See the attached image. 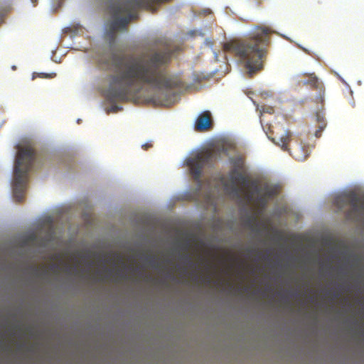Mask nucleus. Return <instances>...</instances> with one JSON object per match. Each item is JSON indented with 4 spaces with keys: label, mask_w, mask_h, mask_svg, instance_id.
Returning a JSON list of instances; mask_svg holds the SVG:
<instances>
[{
    "label": "nucleus",
    "mask_w": 364,
    "mask_h": 364,
    "mask_svg": "<svg viewBox=\"0 0 364 364\" xmlns=\"http://www.w3.org/2000/svg\"><path fill=\"white\" fill-rule=\"evenodd\" d=\"M211 125L210 113L208 111H205L198 117L195 124V129L197 131L203 132L209 129Z\"/></svg>",
    "instance_id": "7"
},
{
    "label": "nucleus",
    "mask_w": 364,
    "mask_h": 364,
    "mask_svg": "<svg viewBox=\"0 0 364 364\" xmlns=\"http://www.w3.org/2000/svg\"><path fill=\"white\" fill-rule=\"evenodd\" d=\"M270 33L271 29L268 27L256 26L248 38L230 41L224 44L223 49L240 57L252 75L263 68Z\"/></svg>",
    "instance_id": "2"
},
{
    "label": "nucleus",
    "mask_w": 364,
    "mask_h": 364,
    "mask_svg": "<svg viewBox=\"0 0 364 364\" xmlns=\"http://www.w3.org/2000/svg\"><path fill=\"white\" fill-rule=\"evenodd\" d=\"M277 194V188H275L274 187L265 186L263 188V195L265 197H267L268 199L273 198Z\"/></svg>",
    "instance_id": "11"
},
{
    "label": "nucleus",
    "mask_w": 364,
    "mask_h": 364,
    "mask_svg": "<svg viewBox=\"0 0 364 364\" xmlns=\"http://www.w3.org/2000/svg\"><path fill=\"white\" fill-rule=\"evenodd\" d=\"M173 54L168 45L151 54L97 53L95 62L98 68L112 71L107 76V97L110 101L128 102L139 92L141 85L166 91L182 87L181 80L168 75L164 68Z\"/></svg>",
    "instance_id": "1"
},
{
    "label": "nucleus",
    "mask_w": 364,
    "mask_h": 364,
    "mask_svg": "<svg viewBox=\"0 0 364 364\" xmlns=\"http://www.w3.org/2000/svg\"><path fill=\"white\" fill-rule=\"evenodd\" d=\"M245 225L252 230H257L258 227L257 218L255 216H249L245 221Z\"/></svg>",
    "instance_id": "12"
},
{
    "label": "nucleus",
    "mask_w": 364,
    "mask_h": 364,
    "mask_svg": "<svg viewBox=\"0 0 364 364\" xmlns=\"http://www.w3.org/2000/svg\"><path fill=\"white\" fill-rule=\"evenodd\" d=\"M201 260H202L203 263L205 264L206 270L209 271L210 269V264L203 258H201Z\"/></svg>",
    "instance_id": "18"
},
{
    "label": "nucleus",
    "mask_w": 364,
    "mask_h": 364,
    "mask_svg": "<svg viewBox=\"0 0 364 364\" xmlns=\"http://www.w3.org/2000/svg\"><path fill=\"white\" fill-rule=\"evenodd\" d=\"M184 262L186 264H188L191 267H196V264L193 262L191 257L189 255H186L183 256Z\"/></svg>",
    "instance_id": "13"
},
{
    "label": "nucleus",
    "mask_w": 364,
    "mask_h": 364,
    "mask_svg": "<svg viewBox=\"0 0 364 364\" xmlns=\"http://www.w3.org/2000/svg\"><path fill=\"white\" fill-rule=\"evenodd\" d=\"M73 267L68 264H66L65 265V271L66 273H68L70 274L71 272V271L73 270Z\"/></svg>",
    "instance_id": "20"
},
{
    "label": "nucleus",
    "mask_w": 364,
    "mask_h": 364,
    "mask_svg": "<svg viewBox=\"0 0 364 364\" xmlns=\"http://www.w3.org/2000/svg\"><path fill=\"white\" fill-rule=\"evenodd\" d=\"M152 146V144L151 143H146L142 145V147L146 150L148 149L149 148L151 147Z\"/></svg>",
    "instance_id": "23"
},
{
    "label": "nucleus",
    "mask_w": 364,
    "mask_h": 364,
    "mask_svg": "<svg viewBox=\"0 0 364 364\" xmlns=\"http://www.w3.org/2000/svg\"><path fill=\"white\" fill-rule=\"evenodd\" d=\"M32 3L33 4V6H36L37 4L38 0H31Z\"/></svg>",
    "instance_id": "24"
},
{
    "label": "nucleus",
    "mask_w": 364,
    "mask_h": 364,
    "mask_svg": "<svg viewBox=\"0 0 364 364\" xmlns=\"http://www.w3.org/2000/svg\"><path fill=\"white\" fill-rule=\"evenodd\" d=\"M291 134L290 132L287 131L284 134L277 138H272V141L278 146H281V148L284 151H288V144L291 140Z\"/></svg>",
    "instance_id": "8"
},
{
    "label": "nucleus",
    "mask_w": 364,
    "mask_h": 364,
    "mask_svg": "<svg viewBox=\"0 0 364 364\" xmlns=\"http://www.w3.org/2000/svg\"><path fill=\"white\" fill-rule=\"evenodd\" d=\"M248 198H252V196L248 195Z\"/></svg>",
    "instance_id": "28"
},
{
    "label": "nucleus",
    "mask_w": 364,
    "mask_h": 364,
    "mask_svg": "<svg viewBox=\"0 0 364 364\" xmlns=\"http://www.w3.org/2000/svg\"><path fill=\"white\" fill-rule=\"evenodd\" d=\"M208 282H210V277L208 278Z\"/></svg>",
    "instance_id": "27"
},
{
    "label": "nucleus",
    "mask_w": 364,
    "mask_h": 364,
    "mask_svg": "<svg viewBox=\"0 0 364 364\" xmlns=\"http://www.w3.org/2000/svg\"><path fill=\"white\" fill-rule=\"evenodd\" d=\"M333 204L340 210L347 205L350 208L345 213L346 218L355 222L364 221V197L355 192L343 193L335 197Z\"/></svg>",
    "instance_id": "4"
},
{
    "label": "nucleus",
    "mask_w": 364,
    "mask_h": 364,
    "mask_svg": "<svg viewBox=\"0 0 364 364\" xmlns=\"http://www.w3.org/2000/svg\"><path fill=\"white\" fill-rule=\"evenodd\" d=\"M38 75L41 77H44V78H53L56 76V74L55 73H38Z\"/></svg>",
    "instance_id": "15"
},
{
    "label": "nucleus",
    "mask_w": 364,
    "mask_h": 364,
    "mask_svg": "<svg viewBox=\"0 0 364 364\" xmlns=\"http://www.w3.org/2000/svg\"><path fill=\"white\" fill-rule=\"evenodd\" d=\"M118 257H119V259L120 262H121L123 264H124V263L123 262V261H122V257H120L119 256H118Z\"/></svg>",
    "instance_id": "26"
},
{
    "label": "nucleus",
    "mask_w": 364,
    "mask_h": 364,
    "mask_svg": "<svg viewBox=\"0 0 364 364\" xmlns=\"http://www.w3.org/2000/svg\"><path fill=\"white\" fill-rule=\"evenodd\" d=\"M232 164L235 168L231 170L230 173V177L232 183V192L237 195L239 193V188L237 187L238 183H240L242 186H247L248 180L247 178L244 176L242 173L238 171V169L243 168V161L241 158H235L232 160Z\"/></svg>",
    "instance_id": "6"
},
{
    "label": "nucleus",
    "mask_w": 364,
    "mask_h": 364,
    "mask_svg": "<svg viewBox=\"0 0 364 364\" xmlns=\"http://www.w3.org/2000/svg\"><path fill=\"white\" fill-rule=\"evenodd\" d=\"M300 83H302L304 85H309L311 87L314 89H321V83L319 82L317 77L311 74L309 75L308 79L301 81Z\"/></svg>",
    "instance_id": "10"
},
{
    "label": "nucleus",
    "mask_w": 364,
    "mask_h": 364,
    "mask_svg": "<svg viewBox=\"0 0 364 364\" xmlns=\"http://www.w3.org/2000/svg\"><path fill=\"white\" fill-rule=\"evenodd\" d=\"M34 272H35V275L37 277H40L41 275H46L48 273L47 271H44L43 272L40 273L39 269L38 268H36Z\"/></svg>",
    "instance_id": "19"
},
{
    "label": "nucleus",
    "mask_w": 364,
    "mask_h": 364,
    "mask_svg": "<svg viewBox=\"0 0 364 364\" xmlns=\"http://www.w3.org/2000/svg\"><path fill=\"white\" fill-rule=\"evenodd\" d=\"M252 186H254L255 190L256 192H259V187L257 185V183L255 181H252Z\"/></svg>",
    "instance_id": "22"
},
{
    "label": "nucleus",
    "mask_w": 364,
    "mask_h": 364,
    "mask_svg": "<svg viewBox=\"0 0 364 364\" xmlns=\"http://www.w3.org/2000/svg\"><path fill=\"white\" fill-rule=\"evenodd\" d=\"M267 198L265 197L263 194L257 198V200L263 207H265L267 203Z\"/></svg>",
    "instance_id": "16"
},
{
    "label": "nucleus",
    "mask_w": 364,
    "mask_h": 364,
    "mask_svg": "<svg viewBox=\"0 0 364 364\" xmlns=\"http://www.w3.org/2000/svg\"><path fill=\"white\" fill-rule=\"evenodd\" d=\"M316 118L318 122V129L315 132V136L316 137H320L322 131L326 127V123L325 121L324 115L321 112H317L316 113Z\"/></svg>",
    "instance_id": "9"
},
{
    "label": "nucleus",
    "mask_w": 364,
    "mask_h": 364,
    "mask_svg": "<svg viewBox=\"0 0 364 364\" xmlns=\"http://www.w3.org/2000/svg\"><path fill=\"white\" fill-rule=\"evenodd\" d=\"M50 269L53 271H58L59 270V265L57 264H53L51 265Z\"/></svg>",
    "instance_id": "21"
},
{
    "label": "nucleus",
    "mask_w": 364,
    "mask_h": 364,
    "mask_svg": "<svg viewBox=\"0 0 364 364\" xmlns=\"http://www.w3.org/2000/svg\"><path fill=\"white\" fill-rule=\"evenodd\" d=\"M54 259H56V258H60V255H56L53 257Z\"/></svg>",
    "instance_id": "25"
},
{
    "label": "nucleus",
    "mask_w": 364,
    "mask_h": 364,
    "mask_svg": "<svg viewBox=\"0 0 364 364\" xmlns=\"http://www.w3.org/2000/svg\"><path fill=\"white\" fill-rule=\"evenodd\" d=\"M35 157L36 153L33 148L23 146L18 149L14 164L13 181V195L18 203L23 200L28 173L32 167Z\"/></svg>",
    "instance_id": "3"
},
{
    "label": "nucleus",
    "mask_w": 364,
    "mask_h": 364,
    "mask_svg": "<svg viewBox=\"0 0 364 364\" xmlns=\"http://www.w3.org/2000/svg\"><path fill=\"white\" fill-rule=\"evenodd\" d=\"M146 260L149 262V264L151 267H156L158 266V263L156 262L155 257H154V256L147 257Z\"/></svg>",
    "instance_id": "14"
},
{
    "label": "nucleus",
    "mask_w": 364,
    "mask_h": 364,
    "mask_svg": "<svg viewBox=\"0 0 364 364\" xmlns=\"http://www.w3.org/2000/svg\"><path fill=\"white\" fill-rule=\"evenodd\" d=\"M225 151L226 150L223 147L215 149H205L186 160L191 175L199 183V186H200V178L204 166L213 165L220 158L221 153Z\"/></svg>",
    "instance_id": "5"
},
{
    "label": "nucleus",
    "mask_w": 364,
    "mask_h": 364,
    "mask_svg": "<svg viewBox=\"0 0 364 364\" xmlns=\"http://www.w3.org/2000/svg\"><path fill=\"white\" fill-rule=\"evenodd\" d=\"M8 9L6 7H3L0 5V23L1 22L4 15L6 13Z\"/></svg>",
    "instance_id": "17"
}]
</instances>
